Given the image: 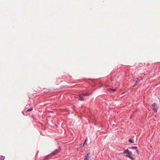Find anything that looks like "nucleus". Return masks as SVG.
I'll list each match as a JSON object with an SVG mask.
<instances>
[{"instance_id":"1","label":"nucleus","mask_w":160,"mask_h":160,"mask_svg":"<svg viewBox=\"0 0 160 160\" xmlns=\"http://www.w3.org/2000/svg\"><path fill=\"white\" fill-rule=\"evenodd\" d=\"M61 150V148L60 147H59L58 149H56L53 152H52L51 153L47 156L44 159V160H45L46 159H48L49 158L51 157L54 156L56 154L60 152Z\"/></svg>"},{"instance_id":"2","label":"nucleus","mask_w":160,"mask_h":160,"mask_svg":"<svg viewBox=\"0 0 160 160\" xmlns=\"http://www.w3.org/2000/svg\"><path fill=\"white\" fill-rule=\"evenodd\" d=\"M152 109L153 111H154L155 112H157L158 107L157 104L155 103H154L152 105Z\"/></svg>"},{"instance_id":"3","label":"nucleus","mask_w":160,"mask_h":160,"mask_svg":"<svg viewBox=\"0 0 160 160\" xmlns=\"http://www.w3.org/2000/svg\"><path fill=\"white\" fill-rule=\"evenodd\" d=\"M89 155L90 153L88 152L84 156V160H88Z\"/></svg>"},{"instance_id":"4","label":"nucleus","mask_w":160,"mask_h":160,"mask_svg":"<svg viewBox=\"0 0 160 160\" xmlns=\"http://www.w3.org/2000/svg\"><path fill=\"white\" fill-rule=\"evenodd\" d=\"M79 97L81 100L83 101L84 100V96L83 95V94L82 95H79Z\"/></svg>"},{"instance_id":"5","label":"nucleus","mask_w":160,"mask_h":160,"mask_svg":"<svg viewBox=\"0 0 160 160\" xmlns=\"http://www.w3.org/2000/svg\"><path fill=\"white\" fill-rule=\"evenodd\" d=\"M131 148V149H135V150H136V152H137L138 153L139 151L137 149V147H134V146L132 147Z\"/></svg>"},{"instance_id":"6","label":"nucleus","mask_w":160,"mask_h":160,"mask_svg":"<svg viewBox=\"0 0 160 160\" xmlns=\"http://www.w3.org/2000/svg\"><path fill=\"white\" fill-rule=\"evenodd\" d=\"M110 92H114L116 91V89H112L111 88H108L107 89Z\"/></svg>"},{"instance_id":"7","label":"nucleus","mask_w":160,"mask_h":160,"mask_svg":"<svg viewBox=\"0 0 160 160\" xmlns=\"http://www.w3.org/2000/svg\"><path fill=\"white\" fill-rule=\"evenodd\" d=\"M125 156L127 157H128L131 159L132 160H134L135 158L133 157H132L131 155H126Z\"/></svg>"},{"instance_id":"8","label":"nucleus","mask_w":160,"mask_h":160,"mask_svg":"<svg viewBox=\"0 0 160 160\" xmlns=\"http://www.w3.org/2000/svg\"><path fill=\"white\" fill-rule=\"evenodd\" d=\"M5 158V156L2 155H0V160H4Z\"/></svg>"},{"instance_id":"9","label":"nucleus","mask_w":160,"mask_h":160,"mask_svg":"<svg viewBox=\"0 0 160 160\" xmlns=\"http://www.w3.org/2000/svg\"><path fill=\"white\" fill-rule=\"evenodd\" d=\"M129 151V150L128 149H127L126 150H124L123 151V153H127Z\"/></svg>"},{"instance_id":"10","label":"nucleus","mask_w":160,"mask_h":160,"mask_svg":"<svg viewBox=\"0 0 160 160\" xmlns=\"http://www.w3.org/2000/svg\"><path fill=\"white\" fill-rule=\"evenodd\" d=\"M83 95L85 97V96H88L89 95V94L87 92V93H83Z\"/></svg>"},{"instance_id":"11","label":"nucleus","mask_w":160,"mask_h":160,"mask_svg":"<svg viewBox=\"0 0 160 160\" xmlns=\"http://www.w3.org/2000/svg\"><path fill=\"white\" fill-rule=\"evenodd\" d=\"M128 154V155H131L132 154V152L131 151H129L128 153H127Z\"/></svg>"},{"instance_id":"12","label":"nucleus","mask_w":160,"mask_h":160,"mask_svg":"<svg viewBox=\"0 0 160 160\" xmlns=\"http://www.w3.org/2000/svg\"><path fill=\"white\" fill-rule=\"evenodd\" d=\"M32 110H33L32 108H31L30 109H28V110H27L26 112H30V111H32Z\"/></svg>"},{"instance_id":"13","label":"nucleus","mask_w":160,"mask_h":160,"mask_svg":"<svg viewBox=\"0 0 160 160\" xmlns=\"http://www.w3.org/2000/svg\"><path fill=\"white\" fill-rule=\"evenodd\" d=\"M142 79H140L139 80H138H138H136V81H135V84H136L138 82L140 81V80H142Z\"/></svg>"},{"instance_id":"14","label":"nucleus","mask_w":160,"mask_h":160,"mask_svg":"<svg viewBox=\"0 0 160 160\" xmlns=\"http://www.w3.org/2000/svg\"><path fill=\"white\" fill-rule=\"evenodd\" d=\"M128 141L131 143H133V141L131 139H129Z\"/></svg>"},{"instance_id":"15","label":"nucleus","mask_w":160,"mask_h":160,"mask_svg":"<svg viewBox=\"0 0 160 160\" xmlns=\"http://www.w3.org/2000/svg\"><path fill=\"white\" fill-rule=\"evenodd\" d=\"M88 141V139L87 138H86L85 139V143H86Z\"/></svg>"},{"instance_id":"16","label":"nucleus","mask_w":160,"mask_h":160,"mask_svg":"<svg viewBox=\"0 0 160 160\" xmlns=\"http://www.w3.org/2000/svg\"><path fill=\"white\" fill-rule=\"evenodd\" d=\"M83 146V145L82 144H81L80 145V148H81V147H82L83 146Z\"/></svg>"},{"instance_id":"17","label":"nucleus","mask_w":160,"mask_h":160,"mask_svg":"<svg viewBox=\"0 0 160 160\" xmlns=\"http://www.w3.org/2000/svg\"><path fill=\"white\" fill-rule=\"evenodd\" d=\"M85 142H84L83 144H82L83 145V146H84V145H85Z\"/></svg>"},{"instance_id":"18","label":"nucleus","mask_w":160,"mask_h":160,"mask_svg":"<svg viewBox=\"0 0 160 160\" xmlns=\"http://www.w3.org/2000/svg\"><path fill=\"white\" fill-rule=\"evenodd\" d=\"M22 113H23V115H24V112H22Z\"/></svg>"},{"instance_id":"19","label":"nucleus","mask_w":160,"mask_h":160,"mask_svg":"<svg viewBox=\"0 0 160 160\" xmlns=\"http://www.w3.org/2000/svg\"><path fill=\"white\" fill-rule=\"evenodd\" d=\"M137 79L138 80V78H137Z\"/></svg>"}]
</instances>
